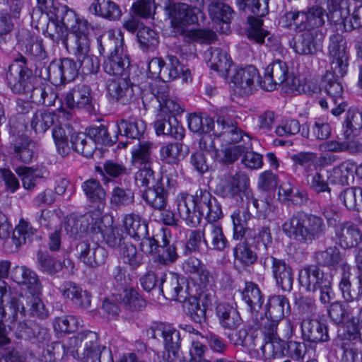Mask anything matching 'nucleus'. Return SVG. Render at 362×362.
Here are the masks:
<instances>
[{"mask_svg":"<svg viewBox=\"0 0 362 362\" xmlns=\"http://www.w3.org/2000/svg\"><path fill=\"white\" fill-rule=\"evenodd\" d=\"M329 55L332 71H327L321 81V86L336 105L341 100L344 93L341 83L338 77H343L347 73L349 66V53L346 41L339 33L330 35Z\"/></svg>","mask_w":362,"mask_h":362,"instance_id":"f257e3e1","label":"nucleus"},{"mask_svg":"<svg viewBox=\"0 0 362 362\" xmlns=\"http://www.w3.org/2000/svg\"><path fill=\"white\" fill-rule=\"evenodd\" d=\"M177 211L186 224L194 227L203 216L207 221H217L222 216L221 205L206 189H199L194 196L181 197L177 200Z\"/></svg>","mask_w":362,"mask_h":362,"instance_id":"f03ea898","label":"nucleus"},{"mask_svg":"<svg viewBox=\"0 0 362 362\" xmlns=\"http://www.w3.org/2000/svg\"><path fill=\"white\" fill-rule=\"evenodd\" d=\"M100 55L107 54L103 62L105 72L111 76L129 75L130 59L120 30H109L97 38Z\"/></svg>","mask_w":362,"mask_h":362,"instance_id":"7ed1b4c3","label":"nucleus"},{"mask_svg":"<svg viewBox=\"0 0 362 362\" xmlns=\"http://www.w3.org/2000/svg\"><path fill=\"white\" fill-rule=\"evenodd\" d=\"M282 230L290 238L310 244L325 234L326 225L320 216L298 212L283 223Z\"/></svg>","mask_w":362,"mask_h":362,"instance_id":"20e7f679","label":"nucleus"},{"mask_svg":"<svg viewBox=\"0 0 362 362\" xmlns=\"http://www.w3.org/2000/svg\"><path fill=\"white\" fill-rule=\"evenodd\" d=\"M48 16L55 18L66 29L71 31L73 40L71 49L72 51H84L87 47L88 37L93 27L84 18H79L76 12L66 5L57 3L53 9L50 10Z\"/></svg>","mask_w":362,"mask_h":362,"instance_id":"39448f33","label":"nucleus"},{"mask_svg":"<svg viewBox=\"0 0 362 362\" xmlns=\"http://www.w3.org/2000/svg\"><path fill=\"white\" fill-rule=\"evenodd\" d=\"M98 339V334L94 332H78L69 339L70 352L74 356L76 354L82 362H103L102 355L107 358L108 362H112L111 351L100 346Z\"/></svg>","mask_w":362,"mask_h":362,"instance_id":"423d86ee","label":"nucleus"},{"mask_svg":"<svg viewBox=\"0 0 362 362\" xmlns=\"http://www.w3.org/2000/svg\"><path fill=\"white\" fill-rule=\"evenodd\" d=\"M225 110V109H221L219 110L220 114L216 113V129H215L214 120L206 114H189L187 117L189 130L194 133L205 134L213 132V136H223L225 134L248 136L234 123L227 120L225 117L221 115Z\"/></svg>","mask_w":362,"mask_h":362,"instance_id":"0eeeda50","label":"nucleus"},{"mask_svg":"<svg viewBox=\"0 0 362 362\" xmlns=\"http://www.w3.org/2000/svg\"><path fill=\"white\" fill-rule=\"evenodd\" d=\"M158 96L160 103L158 110L165 115H173V118L168 120L160 119L153 123V127L157 136H185V129L178 122L176 115L184 112V108L175 99L170 97L168 88L165 86L163 92Z\"/></svg>","mask_w":362,"mask_h":362,"instance_id":"6e6552de","label":"nucleus"},{"mask_svg":"<svg viewBox=\"0 0 362 362\" xmlns=\"http://www.w3.org/2000/svg\"><path fill=\"white\" fill-rule=\"evenodd\" d=\"M269 0H236L239 10L249 14L247 35L249 40L262 44L268 33L262 28V18L269 13Z\"/></svg>","mask_w":362,"mask_h":362,"instance_id":"1a4fd4ad","label":"nucleus"},{"mask_svg":"<svg viewBox=\"0 0 362 362\" xmlns=\"http://www.w3.org/2000/svg\"><path fill=\"white\" fill-rule=\"evenodd\" d=\"M6 78L7 86L13 93L29 98L37 85L36 76L28 66L26 58L23 56L8 66Z\"/></svg>","mask_w":362,"mask_h":362,"instance_id":"9d476101","label":"nucleus"},{"mask_svg":"<svg viewBox=\"0 0 362 362\" xmlns=\"http://www.w3.org/2000/svg\"><path fill=\"white\" fill-rule=\"evenodd\" d=\"M348 0H327L328 19L336 25H343L346 32L362 28V4L354 6L351 13Z\"/></svg>","mask_w":362,"mask_h":362,"instance_id":"9b49d317","label":"nucleus"},{"mask_svg":"<svg viewBox=\"0 0 362 362\" xmlns=\"http://www.w3.org/2000/svg\"><path fill=\"white\" fill-rule=\"evenodd\" d=\"M163 7L168 18L175 28L183 29L189 25L204 23L206 16L202 8L191 7L184 3L163 0Z\"/></svg>","mask_w":362,"mask_h":362,"instance_id":"f8f14e48","label":"nucleus"},{"mask_svg":"<svg viewBox=\"0 0 362 362\" xmlns=\"http://www.w3.org/2000/svg\"><path fill=\"white\" fill-rule=\"evenodd\" d=\"M91 92L89 86L80 83L66 93L64 100L68 110H66L60 102V106L57 109L59 118L66 122L71 120L73 117V110L75 109L90 112L93 109Z\"/></svg>","mask_w":362,"mask_h":362,"instance_id":"ddd939ff","label":"nucleus"},{"mask_svg":"<svg viewBox=\"0 0 362 362\" xmlns=\"http://www.w3.org/2000/svg\"><path fill=\"white\" fill-rule=\"evenodd\" d=\"M299 282L307 291L318 292L322 303H328L332 300L334 293L331 286V277L325 274L319 267L308 266L301 269L299 273Z\"/></svg>","mask_w":362,"mask_h":362,"instance_id":"4468645a","label":"nucleus"},{"mask_svg":"<svg viewBox=\"0 0 362 362\" xmlns=\"http://www.w3.org/2000/svg\"><path fill=\"white\" fill-rule=\"evenodd\" d=\"M64 228L67 234L73 238H81L90 229L98 233L101 230L100 214L90 211L83 215L71 214L66 218Z\"/></svg>","mask_w":362,"mask_h":362,"instance_id":"2eb2a0df","label":"nucleus"},{"mask_svg":"<svg viewBox=\"0 0 362 362\" xmlns=\"http://www.w3.org/2000/svg\"><path fill=\"white\" fill-rule=\"evenodd\" d=\"M40 293L31 292L30 294L20 296L19 298H13L10 302V309L12 310L13 321H17L18 313L22 316H25L26 312H29L33 316L45 319L48 317V312L45 309L43 303L39 298Z\"/></svg>","mask_w":362,"mask_h":362,"instance_id":"dca6fc26","label":"nucleus"},{"mask_svg":"<svg viewBox=\"0 0 362 362\" xmlns=\"http://www.w3.org/2000/svg\"><path fill=\"white\" fill-rule=\"evenodd\" d=\"M249 178L243 172L232 175L228 170L223 172L217 177L216 192L223 197H235L247 191Z\"/></svg>","mask_w":362,"mask_h":362,"instance_id":"f3484780","label":"nucleus"},{"mask_svg":"<svg viewBox=\"0 0 362 362\" xmlns=\"http://www.w3.org/2000/svg\"><path fill=\"white\" fill-rule=\"evenodd\" d=\"M47 78L51 83L59 86L74 81L78 75L79 67L71 58L52 61L47 68Z\"/></svg>","mask_w":362,"mask_h":362,"instance_id":"a211bd4d","label":"nucleus"},{"mask_svg":"<svg viewBox=\"0 0 362 362\" xmlns=\"http://www.w3.org/2000/svg\"><path fill=\"white\" fill-rule=\"evenodd\" d=\"M261 81L262 78L253 65L239 68L232 78L234 90L240 96L251 95L257 86L260 87Z\"/></svg>","mask_w":362,"mask_h":362,"instance_id":"6ab92c4d","label":"nucleus"},{"mask_svg":"<svg viewBox=\"0 0 362 362\" xmlns=\"http://www.w3.org/2000/svg\"><path fill=\"white\" fill-rule=\"evenodd\" d=\"M264 267H270L276 284L284 291H291L293 288V273L292 268L284 259L273 256L264 258Z\"/></svg>","mask_w":362,"mask_h":362,"instance_id":"aec40b11","label":"nucleus"},{"mask_svg":"<svg viewBox=\"0 0 362 362\" xmlns=\"http://www.w3.org/2000/svg\"><path fill=\"white\" fill-rule=\"evenodd\" d=\"M139 89V86L132 83L129 76L112 80L107 85V93L111 99L122 105L134 101L136 98L135 91Z\"/></svg>","mask_w":362,"mask_h":362,"instance_id":"412c9836","label":"nucleus"},{"mask_svg":"<svg viewBox=\"0 0 362 362\" xmlns=\"http://www.w3.org/2000/svg\"><path fill=\"white\" fill-rule=\"evenodd\" d=\"M75 251L78 259L92 268L103 265L107 257V252L103 247L95 244L91 246L88 240L79 241Z\"/></svg>","mask_w":362,"mask_h":362,"instance_id":"4be33fe9","label":"nucleus"},{"mask_svg":"<svg viewBox=\"0 0 362 362\" xmlns=\"http://www.w3.org/2000/svg\"><path fill=\"white\" fill-rule=\"evenodd\" d=\"M288 73V68L285 62L280 59L272 62L265 69L260 88L267 91L276 89L278 86L285 84Z\"/></svg>","mask_w":362,"mask_h":362,"instance_id":"5701e85b","label":"nucleus"},{"mask_svg":"<svg viewBox=\"0 0 362 362\" xmlns=\"http://www.w3.org/2000/svg\"><path fill=\"white\" fill-rule=\"evenodd\" d=\"M342 270L339 288L344 298L347 301L358 300L362 296V275L351 276V267L347 263L341 264Z\"/></svg>","mask_w":362,"mask_h":362,"instance_id":"b1692460","label":"nucleus"},{"mask_svg":"<svg viewBox=\"0 0 362 362\" xmlns=\"http://www.w3.org/2000/svg\"><path fill=\"white\" fill-rule=\"evenodd\" d=\"M242 300L247 307L252 320H257V316L261 315V310L264 301L262 292L258 285L253 282H246L242 291Z\"/></svg>","mask_w":362,"mask_h":362,"instance_id":"393cba45","label":"nucleus"},{"mask_svg":"<svg viewBox=\"0 0 362 362\" xmlns=\"http://www.w3.org/2000/svg\"><path fill=\"white\" fill-rule=\"evenodd\" d=\"M36 230L30 223L21 219L13 230L11 239H8L6 244V252L8 253L16 252L21 246L33 241Z\"/></svg>","mask_w":362,"mask_h":362,"instance_id":"a878e982","label":"nucleus"},{"mask_svg":"<svg viewBox=\"0 0 362 362\" xmlns=\"http://www.w3.org/2000/svg\"><path fill=\"white\" fill-rule=\"evenodd\" d=\"M335 235L339 245L344 249L357 246L362 242V234L358 226L351 221H344L337 226Z\"/></svg>","mask_w":362,"mask_h":362,"instance_id":"bb28decb","label":"nucleus"},{"mask_svg":"<svg viewBox=\"0 0 362 362\" xmlns=\"http://www.w3.org/2000/svg\"><path fill=\"white\" fill-rule=\"evenodd\" d=\"M302 337L308 341L318 343L329 340L327 327L317 319L308 317L301 322Z\"/></svg>","mask_w":362,"mask_h":362,"instance_id":"cd10ccee","label":"nucleus"},{"mask_svg":"<svg viewBox=\"0 0 362 362\" xmlns=\"http://www.w3.org/2000/svg\"><path fill=\"white\" fill-rule=\"evenodd\" d=\"M207 64L211 70L216 71L221 77H226L232 61L230 55L219 47H210L205 53Z\"/></svg>","mask_w":362,"mask_h":362,"instance_id":"c85d7f7f","label":"nucleus"},{"mask_svg":"<svg viewBox=\"0 0 362 362\" xmlns=\"http://www.w3.org/2000/svg\"><path fill=\"white\" fill-rule=\"evenodd\" d=\"M208 221L204 226V243L209 250L223 251L228 247V240L223 234L222 228Z\"/></svg>","mask_w":362,"mask_h":362,"instance_id":"c756f323","label":"nucleus"},{"mask_svg":"<svg viewBox=\"0 0 362 362\" xmlns=\"http://www.w3.org/2000/svg\"><path fill=\"white\" fill-rule=\"evenodd\" d=\"M11 279L18 284L25 285L31 292L41 293L42 286L37 274L25 266H16L11 270Z\"/></svg>","mask_w":362,"mask_h":362,"instance_id":"7c9ffc66","label":"nucleus"},{"mask_svg":"<svg viewBox=\"0 0 362 362\" xmlns=\"http://www.w3.org/2000/svg\"><path fill=\"white\" fill-rule=\"evenodd\" d=\"M291 312V306L288 299L283 295H273L269 296L265 305V311L263 316L269 319H275L281 321L286 314Z\"/></svg>","mask_w":362,"mask_h":362,"instance_id":"2f4dec72","label":"nucleus"},{"mask_svg":"<svg viewBox=\"0 0 362 362\" xmlns=\"http://www.w3.org/2000/svg\"><path fill=\"white\" fill-rule=\"evenodd\" d=\"M42 33L54 43H62L66 50L69 51V47L71 44L72 36L70 38L69 37L68 30L55 18L48 16V22Z\"/></svg>","mask_w":362,"mask_h":362,"instance_id":"473e14b6","label":"nucleus"},{"mask_svg":"<svg viewBox=\"0 0 362 362\" xmlns=\"http://www.w3.org/2000/svg\"><path fill=\"white\" fill-rule=\"evenodd\" d=\"M160 288L163 296L168 300L182 302L186 298V291L180 283L177 275L175 274H165L160 279Z\"/></svg>","mask_w":362,"mask_h":362,"instance_id":"72a5a7b5","label":"nucleus"},{"mask_svg":"<svg viewBox=\"0 0 362 362\" xmlns=\"http://www.w3.org/2000/svg\"><path fill=\"white\" fill-rule=\"evenodd\" d=\"M317 35L315 32L303 31L297 38L290 40L289 45L298 54L313 55L317 51Z\"/></svg>","mask_w":362,"mask_h":362,"instance_id":"f704fd0d","label":"nucleus"},{"mask_svg":"<svg viewBox=\"0 0 362 362\" xmlns=\"http://www.w3.org/2000/svg\"><path fill=\"white\" fill-rule=\"evenodd\" d=\"M88 10L91 14L109 21H117L122 15L119 6L111 0H93Z\"/></svg>","mask_w":362,"mask_h":362,"instance_id":"c9c22d12","label":"nucleus"},{"mask_svg":"<svg viewBox=\"0 0 362 362\" xmlns=\"http://www.w3.org/2000/svg\"><path fill=\"white\" fill-rule=\"evenodd\" d=\"M325 11L320 6H313L303 10V32H315L325 24Z\"/></svg>","mask_w":362,"mask_h":362,"instance_id":"e433bc0d","label":"nucleus"},{"mask_svg":"<svg viewBox=\"0 0 362 362\" xmlns=\"http://www.w3.org/2000/svg\"><path fill=\"white\" fill-rule=\"evenodd\" d=\"M153 144L137 137V144L132 150V163L136 167L151 165Z\"/></svg>","mask_w":362,"mask_h":362,"instance_id":"4c0bfd02","label":"nucleus"},{"mask_svg":"<svg viewBox=\"0 0 362 362\" xmlns=\"http://www.w3.org/2000/svg\"><path fill=\"white\" fill-rule=\"evenodd\" d=\"M87 47L84 51L78 50V51H72L71 49V45H69V53L74 55L79 63V69H81V72L88 75L90 74H95L98 71L100 68L99 60L98 57L93 55H88V53L90 49V38L88 37V43Z\"/></svg>","mask_w":362,"mask_h":362,"instance_id":"58836bf2","label":"nucleus"},{"mask_svg":"<svg viewBox=\"0 0 362 362\" xmlns=\"http://www.w3.org/2000/svg\"><path fill=\"white\" fill-rule=\"evenodd\" d=\"M16 158L24 163H29L36 156V143L30 137H16L12 143Z\"/></svg>","mask_w":362,"mask_h":362,"instance_id":"ea45409f","label":"nucleus"},{"mask_svg":"<svg viewBox=\"0 0 362 362\" xmlns=\"http://www.w3.org/2000/svg\"><path fill=\"white\" fill-rule=\"evenodd\" d=\"M62 295L72 301L78 307L88 308L90 305V296L83 291L77 284L73 282H66L62 289Z\"/></svg>","mask_w":362,"mask_h":362,"instance_id":"a19ab883","label":"nucleus"},{"mask_svg":"<svg viewBox=\"0 0 362 362\" xmlns=\"http://www.w3.org/2000/svg\"><path fill=\"white\" fill-rule=\"evenodd\" d=\"M216 313L224 329L233 330L242 323L239 313L228 304H219L216 308Z\"/></svg>","mask_w":362,"mask_h":362,"instance_id":"79ce46f5","label":"nucleus"},{"mask_svg":"<svg viewBox=\"0 0 362 362\" xmlns=\"http://www.w3.org/2000/svg\"><path fill=\"white\" fill-rule=\"evenodd\" d=\"M10 12L6 9L0 10V35H4L11 33L14 27L13 19L19 17L22 8L21 0H12L7 3Z\"/></svg>","mask_w":362,"mask_h":362,"instance_id":"37998d69","label":"nucleus"},{"mask_svg":"<svg viewBox=\"0 0 362 362\" xmlns=\"http://www.w3.org/2000/svg\"><path fill=\"white\" fill-rule=\"evenodd\" d=\"M123 226L127 233L134 239L148 235L147 224L138 214L125 215L123 219Z\"/></svg>","mask_w":362,"mask_h":362,"instance_id":"c03bdc74","label":"nucleus"},{"mask_svg":"<svg viewBox=\"0 0 362 362\" xmlns=\"http://www.w3.org/2000/svg\"><path fill=\"white\" fill-rule=\"evenodd\" d=\"M143 199L154 209L162 210L168 205V192L163 187L156 184V186L145 189Z\"/></svg>","mask_w":362,"mask_h":362,"instance_id":"a18cd8bd","label":"nucleus"},{"mask_svg":"<svg viewBox=\"0 0 362 362\" xmlns=\"http://www.w3.org/2000/svg\"><path fill=\"white\" fill-rule=\"evenodd\" d=\"M207 1H209V15L213 21L226 24L230 23L234 15V11L231 7L220 0Z\"/></svg>","mask_w":362,"mask_h":362,"instance_id":"49530a36","label":"nucleus"},{"mask_svg":"<svg viewBox=\"0 0 362 362\" xmlns=\"http://www.w3.org/2000/svg\"><path fill=\"white\" fill-rule=\"evenodd\" d=\"M118 300L127 310L132 312L141 310L146 305L144 298L132 288L124 289Z\"/></svg>","mask_w":362,"mask_h":362,"instance_id":"de8ad7c7","label":"nucleus"},{"mask_svg":"<svg viewBox=\"0 0 362 362\" xmlns=\"http://www.w3.org/2000/svg\"><path fill=\"white\" fill-rule=\"evenodd\" d=\"M313 257L318 266L327 267L330 269H336L341 261V252L336 246H330L325 250L317 251Z\"/></svg>","mask_w":362,"mask_h":362,"instance_id":"09e8293b","label":"nucleus"},{"mask_svg":"<svg viewBox=\"0 0 362 362\" xmlns=\"http://www.w3.org/2000/svg\"><path fill=\"white\" fill-rule=\"evenodd\" d=\"M139 48L143 52H153L159 45V35L157 32L148 26H141L136 33Z\"/></svg>","mask_w":362,"mask_h":362,"instance_id":"8fccbe9b","label":"nucleus"},{"mask_svg":"<svg viewBox=\"0 0 362 362\" xmlns=\"http://www.w3.org/2000/svg\"><path fill=\"white\" fill-rule=\"evenodd\" d=\"M177 257L178 255L175 245L170 243L165 235L163 234L155 257V262L162 265H168L175 262Z\"/></svg>","mask_w":362,"mask_h":362,"instance_id":"3c124183","label":"nucleus"},{"mask_svg":"<svg viewBox=\"0 0 362 362\" xmlns=\"http://www.w3.org/2000/svg\"><path fill=\"white\" fill-rule=\"evenodd\" d=\"M57 98V94L51 86L41 84L40 86L37 85L35 90L30 95V100L32 103L37 105L50 107L54 105Z\"/></svg>","mask_w":362,"mask_h":362,"instance_id":"603ef678","label":"nucleus"},{"mask_svg":"<svg viewBox=\"0 0 362 362\" xmlns=\"http://www.w3.org/2000/svg\"><path fill=\"white\" fill-rule=\"evenodd\" d=\"M336 353L341 362H362V351L354 342L339 341Z\"/></svg>","mask_w":362,"mask_h":362,"instance_id":"864d4df0","label":"nucleus"},{"mask_svg":"<svg viewBox=\"0 0 362 362\" xmlns=\"http://www.w3.org/2000/svg\"><path fill=\"white\" fill-rule=\"evenodd\" d=\"M303 10L291 9L286 11L279 18V25L284 28L297 33L303 32Z\"/></svg>","mask_w":362,"mask_h":362,"instance_id":"5fc2aeb1","label":"nucleus"},{"mask_svg":"<svg viewBox=\"0 0 362 362\" xmlns=\"http://www.w3.org/2000/svg\"><path fill=\"white\" fill-rule=\"evenodd\" d=\"M162 337L168 354H172L175 358H179L181 344L180 332L174 327L165 325Z\"/></svg>","mask_w":362,"mask_h":362,"instance_id":"6e6d98bb","label":"nucleus"},{"mask_svg":"<svg viewBox=\"0 0 362 362\" xmlns=\"http://www.w3.org/2000/svg\"><path fill=\"white\" fill-rule=\"evenodd\" d=\"M286 342L280 338L266 340L260 349L265 360L280 358L284 356Z\"/></svg>","mask_w":362,"mask_h":362,"instance_id":"4d7b16f0","label":"nucleus"},{"mask_svg":"<svg viewBox=\"0 0 362 362\" xmlns=\"http://www.w3.org/2000/svg\"><path fill=\"white\" fill-rule=\"evenodd\" d=\"M169 71V78H182L184 82L191 81L192 75L189 68H186L177 59L176 56L168 54L166 57Z\"/></svg>","mask_w":362,"mask_h":362,"instance_id":"13d9d810","label":"nucleus"},{"mask_svg":"<svg viewBox=\"0 0 362 362\" xmlns=\"http://www.w3.org/2000/svg\"><path fill=\"white\" fill-rule=\"evenodd\" d=\"M119 256L123 262L132 269H136L142 264V255L137 251L136 246L130 243L123 244L119 249Z\"/></svg>","mask_w":362,"mask_h":362,"instance_id":"bf43d9fd","label":"nucleus"},{"mask_svg":"<svg viewBox=\"0 0 362 362\" xmlns=\"http://www.w3.org/2000/svg\"><path fill=\"white\" fill-rule=\"evenodd\" d=\"M116 136H144L146 130V123L143 120L128 121L122 119L116 124Z\"/></svg>","mask_w":362,"mask_h":362,"instance_id":"052dcab7","label":"nucleus"},{"mask_svg":"<svg viewBox=\"0 0 362 362\" xmlns=\"http://www.w3.org/2000/svg\"><path fill=\"white\" fill-rule=\"evenodd\" d=\"M202 296V295H200L199 298L191 296L183 300L184 307L187 310V314L194 322L199 324H202L206 320V308L199 303V298Z\"/></svg>","mask_w":362,"mask_h":362,"instance_id":"680f3d73","label":"nucleus"},{"mask_svg":"<svg viewBox=\"0 0 362 362\" xmlns=\"http://www.w3.org/2000/svg\"><path fill=\"white\" fill-rule=\"evenodd\" d=\"M361 194V187H349L339 194V199L347 209L358 211V206L362 204Z\"/></svg>","mask_w":362,"mask_h":362,"instance_id":"e2e57ef3","label":"nucleus"},{"mask_svg":"<svg viewBox=\"0 0 362 362\" xmlns=\"http://www.w3.org/2000/svg\"><path fill=\"white\" fill-rule=\"evenodd\" d=\"M82 188L90 202L105 203L106 193L98 180L95 179L86 180L83 183Z\"/></svg>","mask_w":362,"mask_h":362,"instance_id":"0e129e2a","label":"nucleus"},{"mask_svg":"<svg viewBox=\"0 0 362 362\" xmlns=\"http://www.w3.org/2000/svg\"><path fill=\"white\" fill-rule=\"evenodd\" d=\"M134 202V193L127 187L116 186L112 189L110 203L113 206L119 208L129 206Z\"/></svg>","mask_w":362,"mask_h":362,"instance_id":"69168bd1","label":"nucleus"},{"mask_svg":"<svg viewBox=\"0 0 362 362\" xmlns=\"http://www.w3.org/2000/svg\"><path fill=\"white\" fill-rule=\"evenodd\" d=\"M25 54L36 61H41L47 57V52L43 45V40L36 35H30L26 39Z\"/></svg>","mask_w":362,"mask_h":362,"instance_id":"338daca9","label":"nucleus"},{"mask_svg":"<svg viewBox=\"0 0 362 362\" xmlns=\"http://www.w3.org/2000/svg\"><path fill=\"white\" fill-rule=\"evenodd\" d=\"M362 128V112L349 110L343 124L344 136H358Z\"/></svg>","mask_w":362,"mask_h":362,"instance_id":"774afa93","label":"nucleus"}]
</instances>
